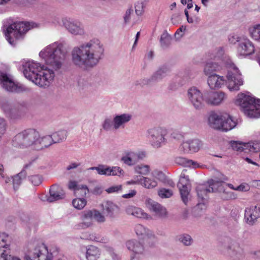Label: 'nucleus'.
<instances>
[{
	"label": "nucleus",
	"mask_w": 260,
	"mask_h": 260,
	"mask_svg": "<svg viewBox=\"0 0 260 260\" xmlns=\"http://www.w3.org/2000/svg\"><path fill=\"white\" fill-rule=\"evenodd\" d=\"M104 47L98 38H92L74 47L71 51L73 64L80 69L95 67L103 58Z\"/></svg>",
	"instance_id": "f257e3e1"
},
{
	"label": "nucleus",
	"mask_w": 260,
	"mask_h": 260,
	"mask_svg": "<svg viewBox=\"0 0 260 260\" xmlns=\"http://www.w3.org/2000/svg\"><path fill=\"white\" fill-rule=\"evenodd\" d=\"M66 55L67 50L63 44L59 42L50 44L39 53L40 58L54 70L61 68Z\"/></svg>",
	"instance_id": "f03ea898"
},
{
	"label": "nucleus",
	"mask_w": 260,
	"mask_h": 260,
	"mask_svg": "<svg viewBox=\"0 0 260 260\" xmlns=\"http://www.w3.org/2000/svg\"><path fill=\"white\" fill-rule=\"evenodd\" d=\"M238 105L244 114L249 118H257L260 117V100L248 94H239L236 100Z\"/></svg>",
	"instance_id": "7ed1b4c3"
},
{
	"label": "nucleus",
	"mask_w": 260,
	"mask_h": 260,
	"mask_svg": "<svg viewBox=\"0 0 260 260\" xmlns=\"http://www.w3.org/2000/svg\"><path fill=\"white\" fill-rule=\"evenodd\" d=\"M39 132L37 130L33 128L26 129L14 137L13 144L15 147H30L36 150Z\"/></svg>",
	"instance_id": "20e7f679"
},
{
	"label": "nucleus",
	"mask_w": 260,
	"mask_h": 260,
	"mask_svg": "<svg viewBox=\"0 0 260 260\" xmlns=\"http://www.w3.org/2000/svg\"><path fill=\"white\" fill-rule=\"evenodd\" d=\"M34 27V24L29 22H19L14 23L7 27L5 32L8 42L12 46L16 44L17 40L21 38L26 31Z\"/></svg>",
	"instance_id": "39448f33"
},
{
	"label": "nucleus",
	"mask_w": 260,
	"mask_h": 260,
	"mask_svg": "<svg viewBox=\"0 0 260 260\" xmlns=\"http://www.w3.org/2000/svg\"><path fill=\"white\" fill-rule=\"evenodd\" d=\"M132 118V115L130 113L116 114L112 119L106 118L102 123V128L107 132L117 131L120 128H123Z\"/></svg>",
	"instance_id": "423d86ee"
},
{
	"label": "nucleus",
	"mask_w": 260,
	"mask_h": 260,
	"mask_svg": "<svg viewBox=\"0 0 260 260\" xmlns=\"http://www.w3.org/2000/svg\"><path fill=\"white\" fill-rule=\"evenodd\" d=\"M152 176L153 177L135 176L132 179L126 181L125 184L127 185H140L146 189H153L157 186L156 179L162 177L164 174L161 171L155 170L152 173Z\"/></svg>",
	"instance_id": "0eeeda50"
},
{
	"label": "nucleus",
	"mask_w": 260,
	"mask_h": 260,
	"mask_svg": "<svg viewBox=\"0 0 260 260\" xmlns=\"http://www.w3.org/2000/svg\"><path fill=\"white\" fill-rule=\"evenodd\" d=\"M167 134V129L161 127H152L146 132L147 138L151 145L154 148H159L165 144Z\"/></svg>",
	"instance_id": "6e6552de"
},
{
	"label": "nucleus",
	"mask_w": 260,
	"mask_h": 260,
	"mask_svg": "<svg viewBox=\"0 0 260 260\" xmlns=\"http://www.w3.org/2000/svg\"><path fill=\"white\" fill-rule=\"evenodd\" d=\"M228 123L226 112L221 111H210L208 115V125L215 129L226 132V125Z\"/></svg>",
	"instance_id": "1a4fd4ad"
},
{
	"label": "nucleus",
	"mask_w": 260,
	"mask_h": 260,
	"mask_svg": "<svg viewBox=\"0 0 260 260\" xmlns=\"http://www.w3.org/2000/svg\"><path fill=\"white\" fill-rule=\"evenodd\" d=\"M241 74L235 64L229 59V90H238L243 85Z\"/></svg>",
	"instance_id": "9d476101"
},
{
	"label": "nucleus",
	"mask_w": 260,
	"mask_h": 260,
	"mask_svg": "<svg viewBox=\"0 0 260 260\" xmlns=\"http://www.w3.org/2000/svg\"><path fill=\"white\" fill-rule=\"evenodd\" d=\"M21 63L24 76L34 83L43 65L34 60H23Z\"/></svg>",
	"instance_id": "9b49d317"
},
{
	"label": "nucleus",
	"mask_w": 260,
	"mask_h": 260,
	"mask_svg": "<svg viewBox=\"0 0 260 260\" xmlns=\"http://www.w3.org/2000/svg\"><path fill=\"white\" fill-rule=\"evenodd\" d=\"M54 77V71L43 65L34 83L40 87H47L52 83Z\"/></svg>",
	"instance_id": "f8f14e48"
},
{
	"label": "nucleus",
	"mask_w": 260,
	"mask_h": 260,
	"mask_svg": "<svg viewBox=\"0 0 260 260\" xmlns=\"http://www.w3.org/2000/svg\"><path fill=\"white\" fill-rule=\"evenodd\" d=\"M0 82L3 87L11 92H22L28 90V88L19 83H16L11 76L4 73H0Z\"/></svg>",
	"instance_id": "ddd939ff"
},
{
	"label": "nucleus",
	"mask_w": 260,
	"mask_h": 260,
	"mask_svg": "<svg viewBox=\"0 0 260 260\" xmlns=\"http://www.w3.org/2000/svg\"><path fill=\"white\" fill-rule=\"evenodd\" d=\"M146 157V153L144 151H135L128 150L124 151L121 161L124 164L131 167L135 166L139 160H143Z\"/></svg>",
	"instance_id": "4468645a"
},
{
	"label": "nucleus",
	"mask_w": 260,
	"mask_h": 260,
	"mask_svg": "<svg viewBox=\"0 0 260 260\" xmlns=\"http://www.w3.org/2000/svg\"><path fill=\"white\" fill-rule=\"evenodd\" d=\"M187 98L196 109L200 110L204 107L203 94L197 87L192 86L189 88L187 90Z\"/></svg>",
	"instance_id": "2eb2a0df"
},
{
	"label": "nucleus",
	"mask_w": 260,
	"mask_h": 260,
	"mask_svg": "<svg viewBox=\"0 0 260 260\" xmlns=\"http://www.w3.org/2000/svg\"><path fill=\"white\" fill-rule=\"evenodd\" d=\"M177 186L183 202L186 205L190 199V184L187 176L181 173Z\"/></svg>",
	"instance_id": "dca6fc26"
},
{
	"label": "nucleus",
	"mask_w": 260,
	"mask_h": 260,
	"mask_svg": "<svg viewBox=\"0 0 260 260\" xmlns=\"http://www.w3.org/2000/svg\"><path fill=\"white\" fill-rule=\"evenodd\" d=\"M51 254H49L46 247L43 245L38 246L25 256V260H50Z\"/></svg>",
	"instance_id": "f3484780"
},
{
	"label": "nucleus",
	"mask_w": 260,
	"mask_h": 260,
	"mask_svg": "<svg viewBox=\"0 0 260 260\" xmlns=\"http://www.w3.org/2000/svg\"><path fill=\"white\" fill-rule=\"evenodd\" d=\"M260 218V205L247 207L245 210L244 220L247 224L253 225Z\"/></svg>",
	"instance_id": "a211bd4d"
},
{
	"label": "nucleus",
	"mask_w": 260,
	"mask_h": 260,
	"mask_svg": "<svg viewBox=\"0 0 260 260\" xmlns=\"http://www.w3.org/2000/svg\"><path fill=\"white\" fill-rule=\"evenodd\" d=\"M63 25L71 34L76 36H82L85 34L83 24L77 20L65 19Z\"/></svg>",
	"instance_id": "6ab92c4d"
},
{
	"label": "nucleus",
	"mask_w": 260,
	"mask_h": 260,
	"mask_svg": "<svg viewBox=\"0 0 260 260\" xmlns=\"http://www.w3.org/2000/svg\"><path fill=\"white\" fill-rule=\"evenodd\" d=\"M227 67L226 61L222 62L210 61L207 62L204 68V73L206 76H209L215 74V72H220L225 70Z\"/></svg>",
	"instance_id": "aec40b11"
},
{
	"label": "nucleus",
	"mask_w": 260,
	"mask_h": 260,
	"mask_svg": "<svg viewBox=\"0 0 260 260\" xmlns=\"http://www.w3.org/2000/svg\"><path fill=\"white\" fill-rule=\"evenodd\" d=\"M226 78L223 76L214 74L208 77L207 84L211 89L222 88L226 84Z\"/></svg>",
	"instance_id": "412c9836"
},
{
	"label": "nucleus",
	"mask_w": 260,
	"mask_h": 260,
	"mask_svg": "<svg viewBox=\"0 0 260 260\" xmlns=\"http://www.w3.org/2000/svg\"><path fill=\"white\" fill-rule=\"evenodd\" d=\"M147 207L151 211L154 212L155 215L160 218H165L167 215V212L165 207L158 203L150 199H147L145 201Z\"/></svg>",
	"instance_id": "4be33fe9"
},
{
	"label": "nucleus",
	"mask_w": 260,
	"mask_h": 260,
	"mask_svg": "<svg viewBox=\"0 0 260 260\" xmlns=\"http://www.w3.org/2000/svg\"><path fill=\"white\" fill-rule=\"evenodd\" d=\"M225 97V93L222 91H212L208 94L206 102L209 105L217 106L222 104Z\"/></svg>",
	"instance_id": "5701e85b"
},
{
	"label": "nucleus",
	"mask_w": 260,
	"mask_h": 260,
	"mask_svg": "<svg viewBox=\"0 0 260 260\" xmlns=\"http://www.w3.org/2000/svg\"><path fill=\"white\" fill-rule=\"evenodd\" d=\"M219 184H212V181H208L207 184L199 185L197 187L198 196L202 200H206L208 193L214 192V187L219 185Z\"/></svg>",
	"instance_id": "b1692460"
},
{
	"label": "nucleus",
	"mask_w": 260,
	"mask_h": 260,
	"mask_svg": "<svg viewBox=\"0 0 260 260\" xmlns=\"http://www.w3.org/2000/svg\"><path fill=\"white\" fill-rule=\"evenodd\" d=\"M92 210L84 211L81 216L82 222L75 225L76 230H81L88 228L92 224Z\"/></svg>",
	"instance_id": "393cba45"
},
{
	"label": "nucleus",
	"mask_w": 260,
	"mask_h": 260,
	"mask_svg": "<svg viewBox=\"0 0 260 260\" xmlns=\"http://www.w3.org/2000/svg\"><path fill=\"white\" fill-rule=\"evenodd\" d=\"M202 146L201 142L198 139H193L184 142L182 148L185 153H194L198 151Z\"/></svg>",
	"instance_id": "a878e982"
},
{
	"label": "nucleus",
	"mask_w": 260,
	"mask_h": 260,
	"mask_svg": "<svg viewBox=\"0 0 260 260\" xmlns=\"http://www.w3.org/2000/svg\"><path fill=\"white\" fill-rule=\"evenodd\" d=\"M225 180H226V178H222L221 177L215 180H210V181H212V184H219V185L214 187V192L217 191L220 193L221 198L223 200H226L228 197V193L225 191L228 184L224 182Z\"/></svg>",
	"instance_id": "bb28decb"
},
{
	"label": "nucleus",
	"mask_w": 260,
	"mask_h": 260,
	"mask_svg": "<svg viewBox=\"0 0 260 260\" xmlns=\"http://www.w3.org/2000/svg\"><path fill=\"white\" fill-rule=\"evenodd\" d=\"M103 212L106 216L110 218L115 217L119 213L118 207L110 201H106L102 205Z\"/></svg>",
	"instance_id": "cd10ccee"
},
{
	"label": "nucleus",
	"mask_w": 260,
	"mask_h": 260,
	"mask_svg": "<svg viewBox=\"0 0 260 260\" xmlns=\"http://www.w3.org/2000/svg\"><path fill=\"white\" fill-rule=\"evenodd\" d=\"M126 246L129 251L135 254H141L144 251V247L139 241L136 240H131L126 242Z\"/></svg>",
	"instance_id": "c85d7f7f"
},
{
	"label": "nucleus",
	"mask_w": 260,
	"mask_h": 260,
	"mask_svg": "<svg viewBox=\"0 0 260 260\" xmlns=\"http://www.w3.org/2000/svg\"><path fill=\"white\" fill-rule=\"evenodd\" d=\"M126 212L129 215H133L138 218L146 219L151 218L150 216L144 212L142 209L133 206H128L126 208Z\"/></svg>",
	"instance_id": "c756f323"
},
{
	"label": "nucleus",
	"mask_w": 260,
	"mask_h": 260,
	"mask_svg": "<svg viewBox=\"0 0 260 260\" xmlns=\"http://www.w3.org/2000/svg\"><path fill=\"white\" fill-rule=\"evenodd\" d=\"M50 196L47 200L49 202H53L64 198V193L61 191L57 185H52L50 189Z\"/></svg>",
	"instance_id": "7c9ffc66"
},
{
	"label": "nucleus",
	"mask_w": 260,
	"mask_h": 260,
	"mask_svg": "<svg viewBox=\"0 0 260 260\" xmlns=\"http://www.w3.org/2000/svg\"><path fill=\"white\" fill-rule=\"evenodd\" d=\"M37 139L36 149L37 150H41L54 143L53 140L50 135L41 137L39 134V138Z\"/></svg>",
	"instance_id": "2f4dec72"
},
{
	"label": "nucleus",
	"mask_w": 260,
	"mask_h": 260,
	"mask_svg": "<svg viewBox=\"0 0 260 260\" xmlns=\"http://www.w3.org/2000/svg\"><path fill=\"white\" fill-rule=\"evenodd\" d=\"M100 249L93 245L86 248V257L87 260H97L101 255Z\"/></svg>",
	"instance_id": "473e14b6"
},
{
	"label": "nucleus",
	"mask_w": 260,
	"mask_h": 260,
	"mask_svg": "<svg viewBox=\"0 0 260 260\" xmlns=\"http://www.w3.org/2000/svg\"><path fill=\"white\" fill-rule=\"evenodd\" d=\"M135 230L136 234L142 238H151L154 237L152 232L142 224H137L135 226Z\"/></svg>",
	"instance_id": "72a5a7b5"
},
{
	"label": "nucleus",
	"mask_w": 260,
	"mask_h": 260,
	"mask_svg": "<svg viewBox=\"0 0 260 260\" xmlns=\"http://www.w3.org/2000/svg\"><path fill=\"white\" fill-rule=\"evenodd\" d=\"M176 162L180 165L193 169L200 168L201 167L197 162L183 157H178L176 158Z\"/></svg>",
	"instance_id": "f704fd0d"
},
{
	"label": "nucleus",
	"mask_w": 260,
	"mask_h": 260,
	"mask_svg": "<svg viewBox=\"0 0 260 260\" xmlns=\"http://www.w3.org/2000/svg\"><path fill=\"white\" fill-rule=\"evenodd\" d=\"M169 70L166 68H160L155 72L151 76L152 80L154 83L161 80L168 74Z\"/></svg>",
	"instance_id": "c9c22d12"
},
{
	"label": "nucleus",
	"mask_w": 260,
	"mask_h": 260,
	"mask_svg": "<svg viewBox=\"0 0 260 260\" xmlns=\"http://www.w3.org/2000/svg\"><path fill=\"white\" fill-rule=\"evenodd\" d=\"M245 153H256L260 151V142L258 141H252L245 143Z\"/></svg>",
	"instance_id": "e433bc0d"
},
{
	"label": "nucleus",
	"mask_w": 260,
	"mask_h": 260,
	"mask_svg": "<svg viewBox=\"0 0 260 260\" xmlns=\"http://www.w3.org/2000/svg\"><path fill=\"white\" fill-rule=\"evenodd\" d=\"M135 172L141 175L140 176H146L148 175L151 171L150 167L148 165L140 164L134 167Z\"/></svg>",
	"instance_id": "4c0bfd02"
},
{
	"label": "nucleus",
	"mask_w": 260,
	"mask_h": 260,
	"mask_svg": "<svg viewBox=\"0 0 260 260\" xmlns=\"http://www.w3.org/2000/svg\"><path fill=\"white\" fill-rule=\"evenodd\" d=\"M87 200L84 198H76L72 200V204L77 210H82L87 205Z\"/></svg>",
	"instance_id": "58836bf2"
},
{
	"label": "nucleus",
	"mask_w": 260,
	"mask_h": 260,
	"mask_svg": "<svg viewBox=\"0 0 260 260\" xmlns=\"http://www.w3.org/2000/svg\"><path fill=\"white\" fill-rule=\"evenodd\" d=\"M249 33L254 40L260 41V24L254 25L249 27Z\"/></svg>",
	"instance_id": "ea45409f"
},
{
	"label": "nucleus",
	"mask_w": 260,
	"mask_h": 260,
	"mask_svg": "<svg viewBox=\"0 0 260 260\" xmlns=\"http://www.w3.org/2000/svg\"><path fill=\"white\" fill-rule=\"evenodd\" d=\"M67 132L65 130H61L53 133L51 137L53 140L54 143H58L67 138Z\"/></svg>",
	"instance_id": "a19ab883"
},
{
	"label": "nucleus",
	"mask_w": 260,
	"mask_h": 260,
	"mask_svg": "<svg viewBox=\"0 0 260 260\" xmlns=\"http://www.w3.org/2000/svg\"><path fill=\"white\" fill-rule=\"evenodd\" d=\"M177 240L185 246H190L193 243L191 237L186 234H181L177 236Z\"/></svg>",
	"instance_id": "79ce46f5"
},
{
	"label": "nucleus",
	"mask_w": 260,
	"mask_h": 260,
	"mask_svg": "<svg viewBox=\"0 0 260 260\" xmlns=\"http://www.w3.org/2000/svg\"><path fill=\"white\" fill-rule=\"evenodd\" d=\"M25 175L26 174L24 173V171H22L20 173L14 176L12 178L13 188L15 190L18 188V187L22 182V178H24L25 177Z\"/></svg>",
	"instance_id": "37998d69"
},
{
	"label": "nucleus",
	"mask_w": 260,
	"mask_h": 260,
	"mask_svg": "<svg viewBox=\"0 0 260 260\" xmlns=\"http://www.w3.org/2000/svg\"><path fill=\"white\" fill-rule=\"evenodd\" d=\"M89 190L87 185L84 184H80L77 189H76L74 194L76 196L84 198Z\"/></svg>",
	"instance_id": "c03bdc74"
},
{
	"label": "nucleus",
	"mask_w": 260,
	"mask_h": 260,
	"mask_svg": "<svg viewBox=\"0 0 260 260\" xmlns=\"http://www.w3.org/2000/svg\"><path fill=\"white\" fill-rule=\"evenodd\" d=\"M171 42V37L166 32H163L160 39L161 46L163 47H167L170 45Z\"/></svg>",
	"instance_id": "a18cd8bd"
},
{
	"label": "nucleus",
	"mask_w": 260,
	"mask_h": 260,
	"mask_svg": "<svg viewBox=\"0 0 260 260\" xmlns=\"http://www.w3.org/2000/svg\"><path fill=\"white\" fill-rule=\"evenodd\" d=\"M230 145L233 150L238 152H245V143H242L239 141H231Z\"/></svg>",
	"instance_id": "49530a36"
},
{
	"label": "nucleus",
	"mask_w": 260,
	"mask_h": 260,
	"mask_svg": "<svg viewBox=\"0 0 260 260\" xmlns=\"http://www.w3.org/2000/svg\"><path fill=\"white\" fill-rule=\"evenodd\" d=\"M153 83L151 76L149 78H144L139 79L135 82V84L137 86L143 87L145 85H150Z\"/></svg>",
	"instance_id": "de8ad7c7"
},
{
	"label": "nucleus",
	"mask_w": 260,
	"mask_h": 260,
	"mask_svg": "<svg viewBox=\"0 0 260 260\" xmlns=\"http://www.w3.org/2000/svg\"><path fill=\"white\" fill-rule=\"evenodd\" d=\"M82 238L98 242H103V239L94 233H87Z\"/></svg>",
	"instance_id": "09e8293b"
},
{
	"label": "nucleus",
	"mask_w": 260,
	"mask_h": 260,
	"mask_svg": "<svg viewBox=\"0 0 260 260\" xmlns=\"http://www.w3.org/2000/svg\"><path fill=\"white\" fill-rule=\"evenodd\" d=\"M3 109L12 118H15L14 114L17 112L16 109L9 104H5L3 106Z\"/></svg>",
	"instance_id": "8fccbe9b"
},
{
	"label": "nucleus",
	"mask_w": 260,
	"mask_h": 260,
	"mask_svg": "<svg viewBox=\"0 0 260 260\" xmlns=\"http://www.w3.org/2000/svg\"><path fill=\"white\" fill-rule=\"evenodd\" d=\"M92 217L99 223H103L106 221L105 216L101 213L99 211L96 210H92Z\"/></svg>",
	"instance_id": "3c124183"
},
{
	"label": "nucleus",
	"mask_w": 260,
	"mask_h": 260,
	"mask_svg": "<svg viewBox=\"0 0 260 260\" xmlns=\"http://www.w3.org/2000/svg\"><path fill=\"white\" fill-rule=\"evenodd\" d=\"M109 176H120L123 175V170L119 167H109Z\"/></svg>",
	"instance_id": "603ef678"
},
{
	"label": "nucleus",
	"mask_w": 260,
	"mask_h": 260,
	"mask_svg": "<svg viewBox=\"0 0 260 260\" xmlns=\"http://www.w3.org/2000/svg\"><path fill=\"white\" fill-rule=\"evenodd\" d=\"M158 194L161 198H169L173 195V191L170 189L162 188L158 190Z\"/></svg>",
	"instance_id": "864d4df0"
},
{
	"label": "nucleus",
	"mask_w": 260,
	"mask_h": 260,
	"mask_svg": "<svg viewBox=\"0 0 260 260\" xmlns=\"http://www.w3.org/2000/svg\"><path fill=\"white\" fill-rule=\"evenodd\" d=\"M122 190V185H114L106 189L105 191L108 193H116L121 191Z\"/></svg>",
	"instance_id": "5fc2aeb1"
},
{
	"label": "nucleus",
	"mask_w": 260,
	"mask_h": 260,
	"mask_svg": "<svg viewBox=\"0 0 260 260\" xmlns=\"http://www.w3.org/2000/svg\"><path fill=\"white\" fill-rule=\"evenodd\" d=\"M109 167L104 165H100L98 166L97 172L99 175L109 176Z\"/></svg>",
	"instance_id": "6e6d98bb"
},
{
	"label": "nucleus",
	"mask_w": 260,
	"mask_h": 260,
	"mask_svg": "<svg viewBox=\"0 0 260 260\" xmlns=\"http://www.w3.org/2000/svg\"><path fill=\"white\" fill-rule=\"evenodd\" d=\"M229 187L233 189L241 191H247L250 189L249 186L246 183L241 184V185L238 186L236 188H234L233 185L229 184Z\"/></svg>",
	"instance_id": "4d7b16f0"
},
{
	"label": "nucleus",
	"mask_w": 260,
	"mask_h": 260,
	"mask_svg": "<svg viewBox=\"0 0 260 260\" xmlns=\"http://www.w3.org/2000/svg\"><path fill=\"white\" fill-rule=\"evenodd\" d=\"M144 4L143 2H137L135 4V12L137 15L143 14L144 9Z\"/></svg>",
	"instance_id": "13d9d810"
},
{
	"label": "nucleus",
	"mask_w": 260,
	"mask_h": 260,
	"mask_svg": "<svg viewBox=\"0 0 260 260\" xmlns=\"http://www.w3.org/2000/svg\"><path fill=\"white\" fill-rule=\"evenodd\" d=\"M29 181L34 185H39L42 182V179L39 175H33L30 176Z\"/></svg>",
	"instance_id": "bf43d9fd"
},
{
	"label": "nucleus",
	"mask_w": 260,
	"mask_h": 260,
	"mask_svg": "<svg viewBox=\"0 0 260 260\" xmlns=\"http://www.w3.org/2000/svg\"><path fill=\"white\" fill-rule=\"evenodd\" d=\"M241 37H239L237 35H232L229 38V45H234L236 43H239Z\"/></svg>",
	"instance_id": "052dcab7"
},
{
	"label": "nucleus",
	"mask_w": 260,
	"mask_h": 260,
	"mask_svg": "<svg viewBox=\"0 0 260 260\" xmlns=\"http://www.w3.org/2000/svg\"><path fill=\"white\" fill-rule=\"evenodd\" d=\"M9 250L6 252L5 254H4L2 256H1L0 260H21L19 257L16 256H12L9 254Z\"/></svg>",
	"instance_id": "680f3d73"
},
{
	"label": "nucleus",
	"mask_w": 260,
	"mask_h": 260,
	"mask_svg": "<svg viewBox=\"0 0 260 260\" xmlns=\"http://www.w3.org/2000/svg\"><path fill=\"white\" fill-rule=\"evenodd\" d=\"M237 119L229 115V130L234 128L237 125Z\"/></svg>",
	"instance_id": "e2e57ef3"
},
{
	"label": "nucleus",
	"mask_w": 260,
	"mask_h": 260,
	"mask_svg": "<svg viewBox=\"0 0 260 260\" xmlns=\"http://www.w3.org/2000/svg\"><path fill=\"white\" fill-rule=\"evenodd\" d=\"M186 27L184 26H181L175 34V37L177 39H180L183 36V32L185 31Z\"/></svg>",
	"instance_id": "0e129e2a"
},
{
	"label": "nucleus",
	"mask_w": 260,
	"mask_h": 260,
	"mask_svg": "<svg viewBox=\"0 0 260 260\" xmlns=\"http://www.w3.org/2000/svg\"><path fill=\"white\" fill-rule=\"evenodd\" d=\"M79 185L80 184H78L77 181L71 180L69 182L68 188L70 189L73 190L74 193L76 189H77Z\"/></svg>",
	"instance_id": "69168bd1"
},
{
	"label": "nucleus",
	"mask_w": 260,
	"mask_h": 260,
	"mask_svg": "<svg viewBox=\"0 0 260 260\" xmlns=\"http://www.w3.org/2000/svg\"><path fill=\"white\" fill-rule=\"evenodd\" d=\"M203 202H201L198 204V205L195 207L194 210L198 211L199 210H205L207 208V202L206 200H202Z\"/></svg>",
	"instance_id": "338daca9"
},
{
	"label": "nucleus",
	"mask_w": 260,
	"mask_h": 260,
	"mask_svg": "<svg viewBox=\"0 0 260 260\" xmlns=\"http://www.w3.org/2000/svg\"><path fill=\"white\" fill-rule=\"evenodd\" d=\"M136 193L137 191L135 190H131L129 193L123 194L122 197L124 199H130L133 198Z\"/></svg>",
	"instance_id": "774afa93"
}]
</instances>
